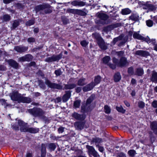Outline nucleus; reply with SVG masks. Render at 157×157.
Segmentation results:
<instances>
[{
	"label": "nucleus",
	"instance_id": "16",
	"mask_svg": "<svg viewBox=\"0 0 157 157\" xmlns=\"http://www.w3.org/2000/svg\"><path fill=\"white\" fill-rule=\"evenodd\" d=\"M136 55L143 56H146L149 55V53L143 50H138L136 52Z\"/></svg>",
	"mask_w": 157,
	"mask_h": 157
},
{
	"label": "nucleus",
	"instance_id": "21",
	"mask_svg": "<svg viewBox=\"0 0 157 157\" xmlns=\"http://www.w3.org/2000/svg\"><path fill=\"white\" fill-rule=\"evenodd\" d=\"M86 79L84 78H80L78 81L77 84L78 86H82L86 84L85 82Z\"/></svg>",
	"mask_w": 157,
	"mask_h": 157
},
{
	"label": "nucleus",
	"instance_id": "60",
	"mask_svg": "<svg viewBox=\"0 0 157 157\" xmlns=\"http://www.w3.org/2000/svg\"><path fill=\"white\" fill-rule=\"evenodd\" d=\"M28 41L29 43L33 42H34L35 39L33 38L30 37L28 39Z\"/></svg>",
	"mask_w": 157,
	"mask_h": 157
},
{
	"label": "nucleus",
	"instance_id": "33",
	"mask_svg": "<svg viewBox=\"0 0 157 157\" xmlns=\"http://www.w3.org/2000/svg\"><path fill=\"white\" fill-rule=\"evenodd\" d=\"M136 74L138 76H141L144 74V71L142 68H139L137 69Z\"/></svg>",
	"mask_w": 157,
	"mask_h": 157
},
{
	"label": "nucleus",
	"instance_id": "57",
	"mask_svg": "<svg viewBox=\"0 0 157 157\" xmlns=\"http://www.w3.org/2000/svg\"><path fill=\"white\" fill-rule=\"evenodd\" d=\"M113 62L114 63L118 66V64L119 62L118 59L115 58H113Z\"/></svg>",
	"mask_w": 157,
	"mask_h": 157
},
{
	"label": "nucleus",
	"instance_id": "48",
	"mask_svg": "<svg viewBox=\"0 0 157 157\" xmlns=\"http://www.w3.org/2000/svg\"><path fill=\"white\" fill-rule=\"evenodd\" d=\"M91 155H92L94 157H98L99 156V155L95 150L90 154Z\"/></svg>",
	"mask_w": 157,
	"mask_h": 157
},
{
	"label": "nucleus",
	"instance_id": "9",
	"mask_svg": "<svg viewBox=\"0 0 157 157\" xmlns=\"http://www.w3.org/2000/svg\"><path fill=\"white\" fill-rule=\"evenodd\" d=\"M96 15L101 20L103 21H106L109 18L107 15L102 12H98L96 14Z\"/></svg>",
	"mask_w": 157,
	"mask_h": 157
},
{
	"label": "nucleus",
	"instance_id": "50",
	"mask_svg": "<svg viewBox=\"0 0 157 157\" xmlns=\"http://www.w3.org/2000/svg\"><path fill=\"white\" fill-rule=\"evenodd\" d=\"M81 101L79 100H77L74 103V105L76 108L78 107L80 105Z\"/></svg>",
	"mask_w": 157,
	"mask_h": 157
},
{
	"label": "nucleus",
	"instance_id": "43",
	"mask_svg": "<svg viewBox=\"0 0 157 157\" xmlns=\"http://www.w3.org/2000/svg\"><path fill=\"white\" fill-rule=\"evenodd\" d=\"M47 5L48 6L47 7H46L44 9V10L45 13H51L52 12V10L51 9L49 8V5Z\"/></svg>",
	"mask_w": 157,
	"mask_h": 157
},
{
	"label": "nucleus",
	"instance_id": "54",
	"mask_svg": "<svg viewBox=\"0 0 157 157\" xmlns=\"http://www.w3.org/2000/svg\"><path fill=\"white\" fill-rule=\"evenodd\" d=\"M55 73L57 76H58L61 74L62 72L60 69H59L56 70L55 71Z\"/></svg>",
	"mask_w": 157,
	"mask_h": 157
},
{
	"label": "nucleus",
	"instance_id": "51",
	"mask_svg": "<svg viewBox=\"0 0 157 157\" xmlns=\"http://www.w3.org/2000/svg\"><path fill=\"white\" fill-rule=\"evenodd\" d=\"M80 44L83 47H86L88 44V42H87L86 40H83L80 42Z\"/></svg>",
	"mask_w": 157,
	"mask_h": 157
},
{
	"label": "nucleus",
	"instance_id": "26",
	"mask_svg": "<svg viewBox=\"0 0 157 157\" xmlns=\"http://www.w3.org/2000/svg\"><path fill=\"white\" fill-rule=\"evenodd\" d=\"M123 37L124 35L123 34H122L119 36L114 38L112 41L113 43V44H115L117 41L121 40Z\"/></svg>",
	"mask_w": 157,
	"mask_h": 157
},
{
	"label": "nucleus",
	"instance_id": "17",
	"mask_svg": "<svg viewBox=\"0 0 157 157\" xmlns=\"http://www.w3.org/2000/svg\"><path fill=\"white\" fill-rule=\"evenodd\" d=\"M14 49L17 52H21L27 51L28 49V48L22 46H17L14 48Z\"/></svg>",
	"mask_w": 157,
	"mask_h": 157
},
{
	"label": "nucleus",
	"instance_id": "32",
	"mask_svg": "<svg viewBox=\"0 0 157 157\" xmlns=\"http://www.w3.org/2000/svg\"><path fill=\"white\" fill-rule=\"evenodd\" d=\"M117 110L119 112L121 113H124L126 111V110L123 109L122 106H117L116 107Z\"/></svg>",
	"mask_w": 157,
	"mask_h": 157
},
{
	"label": "nucleus",
	"instance_id": "13",
	"mask_svg": "<svg viewBox=\"0 0 157 157\" xmlns=\"http://www.w3.org/2000/svg\"><path fill=\"white\" fill-rule=\"evenodd\" d=\"M86 3L83 1H78L76 0L72 2L71 4L75 6H83L85 5Z\"/></svg>",
	"mask_w": 157,
	"mask_h": 157
},
{
	"label": "nucleus",
	"instance_id": "53",
	"mask_svg": "<svg viewBox=\"0 0 157 157\" xmlns=\"http://www.w3.org/2000/svg\"><path fill=\"white\" fill-rule=\"evenodd\" d=\"M151 106L154 108H157V101L154 100L151 103Z\"/></svg>",
	"mask_w": 157,
	"mask_h": 157
},
{
	"label": "nucleus",
	"instance_id": "41",
	"mask_svg": "<svg viewBox=\"0 0 157 157\" xmlns=\"http://www.w3.org/2000/svg\"><path fill=\"white\" fill-rule=\"evenodd\" d=\"M128 40V38L127 37L123 38L121 40L122 41L118 44L119 46H121L123 45L125 43H126Z\"/></svg>",
	"mask_w": 157,
	"mask_h": 157
},
{
	"label": "nucleus",
	"instance_id": "25",
	"mask_svg": "<svg viewBox=\"0 0 157 157\" xmlns=\"http://www.w3.org/2000/svg\"><path fill=\"white\" fill-rule=\"evenodd\" d=\"M131 13V11L128 8H127L122 10L121 13L123 15H126Z\"/></svg>",
	"mask_w": 157,
	"mask_h": 157
},
{
	"label": "nucleus",
	"instance_id": "22",
	"mask_svg": "<svg viewBox=\"0 0 157 157\" xmlns=\"http://www.w3.org/2000/svg\"><path fill=\"white\" fill-rule=\"evenodd\" d=\"M77 14L82 16H86L87 14V11L85 9H84L83 10H77Z\"/></svg>",
	"mask_w": 157,
	"mask_h": 157
},
{
	"label": "nucleus",
	"instance_id": "36",
	"mask_svg": "<svg viewBox=\"0 0 157 157\" xmlns=\"http://www.w3.org/2000/svg\"><path fill=\"white\" fill-rule=\"evenodd\" d=\"M92 141L96 144H98L102 142V140L101 138L96 137L93 138Z\"/></svg>",
	"mask_w": 157,
	"mask_h": 157
},
{
	"label": "nucleus",
	"instance_id": "8",
	"mask_svg": "<svg viewBox=\"0 0 157 157\" xmlns=\"http://www.w3.org/2000/svg\"><path fill=\"white\" fill-rule=\"evenodd\" d=\"M128 64L127 59L124 57H122L120 59L118 63V66L120 67H124Z\"/></svg>",
	"mask_w": 157,
	"mask_h": 157
},
{
	"label": "nucleus",
	"instance_id": "2",
	"mask_svg": "<svg viewBox=\"0 0 157 157\" xmlns=\"http://www.w3.org/2000/svg\"><path fill=\"white\" fill-rule=\"evenodd\" d=\"M94 36L97 40V44L100 48L102 50L106 49L107 48V46L99 34L98 33H95L94 34Z\"/></svg>",
	"mask_w": 157,
	"mask_h": 157
},
{
	"label": "nucleus",
	"instance_id": "23",
	"mask_svg": "<svg viewBox=\"0 0 157 157\" xmlns=\"http://www.w3.org/2000/svg\"><path fill=\"white\" fill-rule=\"evenodd\" d=\"M31 101L30 98L27 97H23L22 96L20 102L29 103Z\"/></svg>",
	"mask_w": 157,
	"mask_h": 157
},
{
	"label": "nucleus",
	"instance_id": "46",
	"mask_svg": "<svg viewBox=\"0 0 157 157\" xmlns=\"http://www.w3.org/2000/svg\"><path fill=\"white\" fill-rule=\"evenodd\" d=\"M18 25V21H15L13 24L12 28L14 29L16 28Z\"/></svg>",
	"mask_w": 157,
	"mask_h": 157
},
{
	"label": "nucleus",
	"instance_id": "38",
	"mask_svg": "<svg viewBox=\"0 0 157 157\" xmlns=\"http://www.w3.org/2000/svg\"><path fill=\"white\" fill-rule=\"evenodd\" d=\"M104 111L105 113L108 114L110 112V109L109 107L107 105H105L104 107Z\"/></svg>",
	"mask_w": 157,
	"mask_h": 157
},
{
	"label": "nucleus",
	"instance_id": "29",
	"mask_svg": "<svg viewBox=\"0 0 157 157\" xmlns=\"http://www.w3.org/2000/svg\"><path fill=\"white\" fill-rule=\"evenodd\" d=\"M48 6L45 5H41L37 6L36 8V11H39L41 10H43L44 8Z\"/></svg>",
	"mask_w": 157,
	"mask_h": 157
},
{
	"label": "nucleus",
	"instance_id": "44",
	"mask_svg": "<svg viewBox=\"0 0 157 157\" xmlns=\"http://www.w3.org/2000/svg\"><path fill=\"white\" fill-rule=\"evenodd\" d=\"M25 57L26 61H30L32 60L33 58L32 56L30 54L26 55Z\"/></svg>",
	"mask_w": 157,
	"mask_h": 157
},
{
	"label": "nucleus",
	"instance_id": "40",
	"mask_svg": "<svg viewBox=\"0 0 157 157\" xmlns=\"http://www.w3.org/2000/svg\"><path fill=\"white\" fill-rule=\"evenodd\" d=\"M69 98V93L68 92H67L66 94L63 96V100L64 102H65L67 101Z\"/></svg>",
	"mask_w": 157,
	"mask_h": 157
},
{
	"label": "nucleus",
	"instance_id": "34",
	"mask_svg": "<svg viewBox=\"0 0 157 157\" xmlns=\"http://www.w3.org/2000/svg\"><path fill=\"white\" fill-rule=\"evenodd\" d=\"M110 60V57L109 56H107L104 57L102 59V61L103 63L106 64L108 63L109 62Z\"/></svg>",
	"mask_w": 157,
	"mask_h": 157
},
{
	"label": "nucleus",
	"instance_id": "12",
	"mask_svg": "<svg viewBox=\"0 0 157 157\" xmlns=\"http://www.w3.org/2000/svg\"><path fill=\"white\" fill-rule=\"evenodd\" d=\"M72 116L75 119L78 120H83L86 117L84 115H80L76 112L73 113Z\"/></svg>",
	"mask_w": 157,
	"mask_h": 157
},
{
	"label": "nucleus",
	"instance_id": "31",
	"mask_svg": "<svg viewBox=\"0 0 157 157\" xmlns=\"http://www.w3.org/2000/svg\"><path fill=\"white\" fill-rule=\"evenodd\" d=\"M58 59L57 57L52 56L50 57H48L47 58L45 61L47 62H51L53 61H56Z\"/></svg>",
	"mask_w": 157,
	"mask_h": 157
},
{
	"label": "nucleus",
	"instance_id": "3",
	"mask_svg": "<svg viewBox=\"0 0 157 157\" xmlns=\"http://www.w3.org/2000/svg\"><path fill=\"white\" fill-rule=\"evenodd\" d=\"M18 126H13V127L14 129L16 130H18L19 128V127H20V130L21 132H28V129L29 128L27 127L26 125L23 122V121L21 120H19L18 121Z\"/></svg>",
	"mask_w": 157,
	"mask_h": 157
},
{
	"label": "nucleus",
	"instance_id": "39",
	"mask_svg": "<svg viewBox=\"0 0 157 157\" xmlns=\"http://www.w3.org/2000/svg\"><path fill=\"white\" fill-rule=\"evenodd\" d=\"M146 25L149 27H151L153 25V22L151 20H148L146 21Z\"/></svg>",
	"mask_w": 157,
	"mask_h": 157
},
{
	"label": "nucleus",
	"instance_id": "56",
	"mask_svg": "<svg viewBox=\"0 0 157 157\" xmlns=\"http://www.w3.org/2000/svg\"><path fill=\"white\" fill-rule=\"evenodd\" d=\"M103 30L104 31H105V32H107L108 31L111 30L109 25H108L107 27H104L103 29Z\"/></svg>",
	"mask_w": 157,
	"mask_h": 157
},
{
	"label": "nucleus",
	"instance_id": "59",
	"mask_svg": "<svg viewBox=\"0 0 157 157\" xmlns=\"http://www.w3.org/2000/svg\"><path fill=\"white\" fill-rule=\"evenodd\" d=\"M78 10V9H71L69 10V12L73 13H76L77 14V11Z\"/></svg>",
	"mask_w": 157,
	"mask_h": 157
},
{
	"label": "nucleus",
	"instance_id": "52",
	"mask_svg": "<svg viewBox=\"0 0 157 157\" xmlns=\"http://www.w3.org/2000/svg\"><path fill=\"white\" fill-rule=\"evenodd\" d=\"M128 73L130 75H132L133 74V69L132 67H129L128 69Z\"/></svg>",
	"mask_w": 157,
	"mask_h": 157
},
{
	"label": "nucleus",
	"instance_id": "24",
	"mask_svg": "<svg viewBox=\"0 0 157 157\" xmlns=\"http://www.w3.org/2000/svg\"><path fill=\"white\" fill-rule=\"evenodd\" d=\"M86 148L88 149V153L89 155L90 156V154L94 151L95 150L92 146L87 145L86 146Z\"/></svg>",
	"mask_w": 157,
	"mask_h": 157
},
{
	"label": "nucleus",
	"instance_id": "37",
	"mask_svg": "<svg viewBox=\"0 0 157 157\" xmlns=\"http://www.w3.org/2000/svg\"><path fill=\"white\" fill-rule=\"evenodd\" d=\"M48 147L50 150L53 151L55 149L56 147L55 144L51 143L48 145Z\"/></svg>",
	"mask_w": 157,
	"mask_h": 157
},
{
	"label": "nucleus",
	"instance_id": "30",
	"mask_svg": "<svg viewBox=\"0 0 157 157\" xmlns=\"http://www.w3.org/2000/svg\"><path fill=\"white\" fill-rule=\"evenodd\" d=\"M121 24L120 23H117L114 24L109 25L111 30H112L113 29L120 27L121 26Z\"/></svg>",
	"mask_w": 157,
	"mask_h": 157
},
{
	"label": "nucleus",
	"instance_id": "47",
	"mask_svg": "<svg viewBox=\"0 0 157 157\" xmlns=\"http://www.w3.org/2000/svg\"><path fill=\"white\" fill-rule=\"evenodd\" d=\"M129 155L131 156H134L136 153V151L134 150H130L128 152Z\"/></svg>",
	"mask_w": 157,
	"mask_h": 157
},
{
	"label": "nucleus",
	"instance_id": "62",
	"mask_svg": "<svg viewBox=\"0 0 157 157\" xmlns=\"http://www.w3.org/2000/svg\"><path fill=\"white\" fill-rule=\"evenodd\" d=\"M25 59V56H24L19 58V60L20 61L23 62L26 61Z\"/></svg>",
	"mask_w": 157,
	"mask_h": 157
},
{
	"label": "nucleus",
	"instance_id": "18",
	"mask_svg": "<svg viewBox=\"0 0 157 157\" xmlns=\"http://www.w3.org/2000/svg\"><path fill=\"white\" fill-rule=\"evenodd\" d=\"M139 17V15L137 13H133L129 17V19L133 21H136L138 20Z\"/></svg>",
	"mask_w": 157,
	"mask_h": 157
},
{
	"label": "nucleus",
	"instance_id": "20",
	"mask_svg": "<svg viewBox=\"0 0 157 157\" xmlns=\"http://www.w3.org/2000/svg\"><path fill=\"white\" fill-rule=\"evenodd\" d=\"M133 37L135 39L139 40H142L143 39V36L140 35L138 32H134L133 34Z\"/></svg>",
	"mask_w": 157,
	"mask_h": 157
},
{
	"label": "nucleus",
	"instance_id": "4",
	"mask_svg": "<svg viewBox=\"0 0 157 157\" xmlns=\"http://www.w3.org/2000/svg\"><path fill=\"white\" fill-rule=\"evenodd\" d=\"M29 111L35 116H40L44 114V112L41 109L37 108L31 109L29 110Z\"/></svg>",
	"mask_w": 157,
	"mask_h": 157
},
{
	"label": "nucleus",
	"instance_id": "58",
	"mask_svg": "<svg viewBox=\"0 0 157 157\" xmlns=\"http://www.w3.org/2000/svg\"><path fill=\"white\" fill-rule=\"evenodd\" d=\"M97 147H98V150L101 152H103L104 150V148L103 147L99 146V145H97Z\"/></svg>",
	"mask_w": 157,
	"mask_h": 157
},
{
	"label": "nucleus",
	"instance_id": "19",
	"mask_svg": "<svg viewBox=\"0 0 157 157\" xmlns=\"http://www.w3.org/2000/svg\"><path fill=\"white\" fill-rule=\"evenodd\" d=\"M121 76L119 72H117L114 75V79L115 82H118L121 79Z\"/></svg>",
	"mask_w": 157,
	"mask_h": 157
},
{
	"label": "nucleus",
	"instance_id": "42",
	"mask_svg": "<svg viewBox=\"0 0 157 157\" xmlns=\"http://www.w3.org/2000/svg\"><path fill=\"white\" fill-rule=\"evenodd\" d=\"M145 104L142 101H139L138 102V106L140 108H143L145 106Z\"/></svg>",
	"mask_w": 157,
	"mask_h": 157
},
{
	"label": "nucleus",
	"instance_id": "6",
	"mask_svg": "<svg viewBox=\"0 0 157 157\" xmlns=\"http://www.w3.org/2000/svg\"><path fill=\"white\" fill-rule=\"evenodd\" d=\"M143 8L144 10H147L149 11H153L156 9V7L152 4L146 3L143 6Z\"/></svg>",
	"mask_w": 157,
	"mask_h": 157
},
{
	"label": "nucleus",
	"instance_id": "7",
	"mask_svg": "<svg viewBox=\"0 0 157 157\" xmlns=\"http://www.w3.org/2000/svg\"><path fill=\"white\" fill-rule=\"evenodd\" d=\"M45 82L46 84L50 87L57 89H60L62 88V87L60 85L57 84H56L54 83H51L48 80H46Z\"/></svg>",
	"mask_w": 157,
	"mask_h": 157
},
{
	"label": "nucleus",
	"instance_id": "35",
	"mask_svg": "<svg viewBox=\"0 0 157 157\" xmlns=\"http://www.w3.org/2000/svg\"><path fill=\"white\" fill-rule=\"evenodd\" d=\"M28 130V132L31 133H36L38 132L39 129L33 128H29Z\"/></svg>",
	"mask_w": 157,
	"mask_h": 157
},
{
	"label": "nucleus",
	"instance_id": "27",
	"mask_svg": "<svg viewBox=\"0 0 157 157\" xmlns=\"http://www.w3.org/2000/svg\"><path fill=\"white\" fill-rule=\"evenodd\" d=\"M9 64L14 68H16L18 66V63L15 61L11 59L9 60Z\"/></svg>",
	"mask_w": 157,
	"mask_h": 157
},
{
	"label": "nucleus",
	"instance_id": "28",
	"mask_svg": "<svg viewBox=\"0 0 157 157\" xmlns=\"http://www.w3.org/2000/svg\"><path fill=\"white\" fill-rule=\"evenodd\" d=\"M101 80V77L99 76L98 75L97 76L95 77L94 78V85H95V86L97 84L99 83Z\"/></svg>",
	"mask_w": 157,
	"mask_h": 157
},
{
	"label": "nucleus",
	"instance_id": "1",
	"mask_svg": "<svg viewBox=\"0 0 157 157\" xmlns=\"http://www.w3.org/2000/svg\"><path fill=\"white\" fill-rule=\"evenodd\" d=\"M94 98L95 95L94 94L91 95L87 99L86 105L82 106V110L85 112H88L91 111L93 109V108L91 107L90 104L94 100Z\"/></svg>",
	"mask_w": 157,
	"mask_h": 157
},
{
	"label": "nucleus",
	"instance_id": "10",
	"mask_svg": "<svg viewBox=\"0 0 157 157\" xmlns=\"http://www.w3.org/2000/svg\"><path fill=\"white\" fill-rule=\"evenodd\" d=\"M94 86L95 85H94V82H92L83 87L82 88L83 91L84 92L90 91L93 89Z\"/></svg>",
	"mask_w": 157,
	"mask_h": 157
},
{
	"label": "nucleus",
	"instance_id": "5",
	"mask_svg": "<svg viewBox=\"0 0 157 157\" xmlns=\"http://www.w3.org/2000/svg\"><path fill=\"white\" fill-rule=\"evenodd\" d=\"M21 95L17 91H13L10 94L11 99L13 101H18L20 102Z\"/></svg>",
	"mask_w": 157,
	"mask_h": 157
},
{
	"label": "nucleus",
	"instance_id": "61",
	"mask_svg": "<svg viewBox=\"0 0 157 157\" xmlns=\"http://www.w3.org/2000/svg\"><path fill=\"white\" fill-rule=\"evenodd\" d=\"M75 90L76 92L77 93H78L82 90V87H78L76 88Z\"/></svg>",
	"mask_w": 157,
	"mask_h": 157
},
{
	"label": "nucleus",
	"instance_id": "55",
	"mask_svg": "<svg viewBox=\"0 0 157 157\" xmlns=\"http://www.w3.org/2000/svg\"><path fill=\"white\" fill-rule=\"evenodd\" d=\"M143 39H142V40L145 41L147 42L148 43H149L151 42V40H150L149 38H145L143 37Z\"/></svg>",
	"mask_w": 157,
	"mask_h": 157
},
{
	"label": "nucleus",
	"instance_id": "49",
	"mask_svg": "<svg viewBox=\"0 0 157 157\" xmlns=\"http://www.w3.org/2000/svg\"><path fill=\"white\" fill-rule=\"evenodd\" d=\"M34 21L33 20H29L26 22V25L28 26H30L34 24Z\"/></svg>",
	"mask_w": 157,
	"mask_h": 157
},
{
	"label": "nucleus",
	"instance_id": "15",
	"mask_svg": "<svg viewBox=\"0 0 157 157\" xmlns=\"http://www.w3.org/2000/svg\"><path fill=\"white\" fill-rule=\"evenodd\" d=\"M151 128L154 133L157 135V122L155 121L153 122L151 124Z\"/></svg>",
	"mask_w": 157,
	"mask_h": 157
},
{
	"label": "nucleus",
	"instance_id": "11",
	"mask_svg": "<svg viewBox=\"0 0 157 157\" xmlns=\"http://www.w3.org/2000/svg\"><path fill=\"white\" fill-rule=\"evenodd\" d=\"M150 79L153 82L157 83V72L155 71H152Z\"/></svg>",
	"mask_w": 157,
	"mask_h": 157
},
{
	"label": "nucleus",
	"instance_id": "45",
	"mask_svg": "<svg viewBox=\"0 0 157 157\" xmlns=\"http://www.w3.org/2000/svg\"><path fill=\"white\" fill-rule=\"evenodd\" d=\"M10 18V17L8 15H5L3 16V20L4 21H9Z\"/></svg>",
	"mask_w": 157,
	"mask_h": 157
},
{
	"label": "nucleus",
	"instance_id": "64",
	"mask_svg": "<svg viewBox=\"0 0 157 157\" xmlns=\"http://www.w3.org/2000/svg\"><path fill=\"white\" fill-rule=\"evenodd\" d=\"M151 19L157 24V15L151 17Z\"/></svg>",
	"mask_w": 157,
	"mask_h": 157
},
{
	"label": "nucleus",
	"instance_id": "14",
	"mask_svg": "<svg viewBox=\"0 0 157 157\" xmlns=\"http://www.w3.org/2000/svg\"><path fill=\"white\" fill-rule=\"evenodd\" d=\"M74 125L76 129L82 130L83 128L84 123L82 122H77L75 123Z\"/></svg>",
	"mask_w": 157,
	"mask_h": 157
},
{
	"label": "nucleus",
	"instance_id": "63",
	"mask_svg": "<svg viewBox=\"0 0 157 157\" xmlns=\"http://www.w3.org/2000/svg\"><path fill=\"white\" fill-rule=\"evenodd\" d=\"M118 157H126V156L124 153H120L118 155Z\"/></svg>",
	"mask_w": 157,
	"mask_h": 157
}]
</instances>
